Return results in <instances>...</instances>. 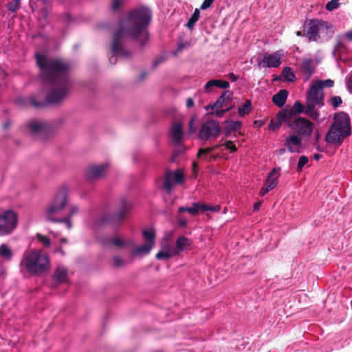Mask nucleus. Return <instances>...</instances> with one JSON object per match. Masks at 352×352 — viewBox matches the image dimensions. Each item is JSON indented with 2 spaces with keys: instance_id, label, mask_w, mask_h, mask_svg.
<instances>
[{
  "instance_id": "f03ea898",
  "label": "nucleus",
  "mask_w": 352,
  "mask_h": 352,
  "mask_svg": "<svg viewBox=\"0 0 352 352\" xmlns=\"http://www.w3.org/2000/svg\"><path fill=\"white\" fill-rule=\"evenodd\" d=\"M152 17L151 9L146 6H141L131 10L125 19L120 21L111 45V54L109 63L114 65L117 62V56L128 58L129 52L123 47L124 36H128L138 42L144 47L148 41L149 35L147 27Z\"/></svg>"
},
{
  "instance_id": "473e14b6",
  "label": "nucleus",
  "mask_w": 352,
  "mask_h": 352,
  "mask_svg": "<svg viewBox=\"0 0 352 352\" xmlns=\"http://www.w3.org/2000/svg\"><path fill=\"white\" fill-rule=\"evenodd\" d=\"M126 0H112L110 10L112 12L120 13L121 8L125 4Z\"/></svg>"
},
{
  "instance_id": "f3484780",
  "label": "nucleus",
  "mask_w": 352,
  "mask_h": 352,
  "mask_svg": "<svg viewBox=\"0 0 352 352\" xmlns=\"http://www.w3.org/2000/svg\"><path fill=\"white\" fill-rule=\"evenodd\" d=\"M232 96L233 93L232 91L229 90L224 91L214 104L206 106L205 109L208 110L209 109L222 108L228 104V102L232 100Z\"/></svg>"
},
{
  "instance_id": "5701e85b",
  "label": "nucleus",
  "mask_w": 352,
  "mask_h": 352,
  "mask_svg": "<svg viewBox=\"0 0 352 352\" xmlns=\"http://www.w3.org/2000/svg\"><path fill=\"white\" fill-rule=\"evenodd\" d=\"M226 126L223 129V133L226 137H228L232 131H236L241 129L242 123L241 121H230L226 120L224 121Z\"/></svg>"
},
{
  "instance_id": "7c9ffc66",
  "label": "nucleus",
  "mask_w": 352,
  "mask_h": 352,
  "mask_svg": "<svg viewBox=\"0 0 352 352\" xmlns=\"http://www.w3.org/2000/svg\"><path fill=\"white\" fill-rule=\"evenodd\" d=\"M152 248H153V246H151L148 244L144 243L142 245H139V246L135 247L132 251V255L136 256V255H138L140 254H147L150 252V251L151 250Z\"/></svg>"
},
{
  "instance_id": "39448f33",
  "label": "nucleus",
  "mask_w": 352,
  "mask_h": 352,
  "mask_svg": "<svg viewBox=\"0 0 352 352\" xmlns=\"http://www.w3.org/2000/svg\"><path fill=\"white\" fill-rule=\"evenodd\" d=\"M324 94L321 86L314 82L310 85L306 97L305 114L313 119H317L319 116L318 111L316 110V106L324 105Z\"/></svg>"
},
{
  "instance_id": "393cba45",
  "label": "nucleus",
  "mask_w": 352,
  "mask_h": 352,
  "mask_svg": "<svg viewBox=\"0 0 352 352\" xmlns=\"http://www.w3.org/2000/svg\"><path fill=\"white\" fill-rule=\"evenodd\" d=\"M212 87H218L221 89H227L230 87V83L226 80H220L217 79H212L206 82L204 86V90L206 92H210V89Z\"/></svg>"
},
{
  "instance_id": "1a4fd4ad",
  "label": "nucleus",
  "mask_w": 352,
  "mask_h": 352,
  "mask_svg": "<svg viewBox=\"0 0 352 352\" xmlns=\"http://www.w3.org/2000/svg\"><path fill=\"white\" fill-rule=\"evenodd\" d=\"M324 30L329 31L331 35L333 34V31L329 30V25L327 21L311 20L307 23L304 32L309 41H317L320 38V33Z\"/></svg>"
},
{
  "instance_id": "412c9836",
  "label": "nucleus",
  "mask_w": 352,
  "mask_h": 352,
  "mask_svg": "<svg viewBox=\"0 0 352 352\" xmlns=\"http://www.w3.org/2000/svg\"><path fill=\"white\" fill-rule=\"evenodd\" d=\"M289 92L286 89H280L272 97V102L278 107H282L286 102Z\"/></svg>"
},
{
  "instance_id": "2eb2a0df",
  "label": "nucleus",
  "mask_w": 352,
  "mask_h": 352,
  "mask_svg": "<svg viewBox=\"0 0 352 352\" xmlns=\"http://www.w3.org/2000/svg\"><path fill=\"white\" fill-rule=\"evenodd\" d=\"M287 122L289 126H292V121H290L286 115L285 111H280L277 114L275 119H272L269 125L270 130L274 131L278 129L283 122Z\"/></svg>"
},
{
  "instance_id": "dca6fc26",
  "label": "nucleus",
  "mask_w": 352,
  "mask_h": 352,
  "mask_svg": "<svg viewBox=\"0 0 352 352\" xmlns=\"http://www.w3.org/2000/svg\"><path fill=\"white\" fill-rule=\"evenodd\" d=\"M106 168L105 164L91 166L87 169L86 177L89 180L99 179L103 176Z\"/></svg>"
},
{
  "instance_id": "864d4df0",
  "label": "nucleus",
  "mask_w": 352,
  "mask_h": 352,
  "mask_svg": "<svg viewBox=\"0 0 352 352\" xmlns=\"http://www.w3.org/2000/svg\"><path fill=\"white\" fill-rule=\"evenodd\" d=\"M214 0H204L202 3L200 9L206 10L210 8Z\"/></svg>"
},
{
  "instance_id": "a19ab883",
  "label": "nucleus",
  "mask_w": 352,
  "mask_h": 352,
  "mask_svg": "<svg viewBox=\"0 0 352 352\" xmlns=\"http://www.w3.org/2000/svg\"><path fill=\"white\" fill-rule=\"evenodd\" d=\"M71 219H72V218L65 217L62 219H56V218L51 221L54 222V223H64L67 225V227L68 229H71L72 227V223Z\"/></svg>"
},
{
  "instance_id": "f257e3e1",
  "label": "nucleus",
  "mask_w": 352,
  "mask_h": 352,
  "mask_svg": "<svg viewBox=\"0 0 352 352\" xmlns=\"http://www.w3.org/2000/svg\"><path fill=\"white\" fill-rule=\"evenodd\" d=\"M36 65L40 69L41 79L50 84L53 87L46 95L44 101H38L35 96H31L28 101L19 98L17 102L21 105L30 103L36 109L46 105H58L63 102L71 89L69 78L71 65L63 58L50 57L45 54H35Z\"/></svg>"
},
{
  "instance_id": "aec40b11",
  "label": "nucleus",
  "mask_w": 352,
  "mask_h": 352,
  "mask_svg": "<svg viewBox=\"0 0 352 352\" xmlns=\"http://www.w3.org/2000/svg\"><path fill=\"white\" fill-rule=\"evenodd\" d=\"M306 106L302 105L299 101H296L293 106L289 109H283L285 111L286 115L290 121H292L293 118L296 114H300L305 111Z\"/></svg>"
},
{
  "instance_id": "20e7f679",
  "label": "nucleus",
  "mask_w": 352,
  "mask_h": 352,
  "mask_svg": "<svg viewBox=\"0 0 352 352\" xmlns=\"http://www.w3.org/2000/svg\"><path fill=\"white\" fill-rule=\"evenodd\" d=\"M21 265L31 275L38 276L48 271L50 261L48 255L42 250H32L24 254Z\"/></svg>"
},
{
  "instance_id": "052dcab7",
  "label": "nucleus",
  "mask_w": 352,
  "mask_h": 352,
  "mask_svg": "<svg viewBox=\"0 0 352 352\" xmlns=\"http://www.w3.org/2000/svg\"><path fill=\"white\" fill-rule=\"evenodd\" d=\"M146 75H147V72H141L140 74L138 76V80L140 81L143 80L146 78Z\"/></svg>"
},
{
  "instance_id": "79ce46f5",
  "label": "nucleus",
  "mask_w": 352,
  "mask_h": 352,
  "mask_svg": "<svg viewBox=\"0 0 352 352\" xmlns=\"http://www.w3.org/2000/svg\"><path fill=\"white\" fill-rule=\"evenodd\" d=\"M329 103L333 109H336L342 103V100L340 96H333L329 100Z\"/></svg>"
},
{
  "instance_id": "423d86ee",
  "label": "nucleus",
  "mask_w": 352,
  "mask_h": 352,
  "mask_svg": "<svg viewBox=\"0 0 352 352\" xmlns=\"http://www.w3.org/2000/svg\"><path fill=\"white\" fill-rule=\"evenodd\" d=\"M67 202V190L65 186H61L56 192L51 203L45 211L47 221H51L56 219L54 216L60 212Z\"/></svg>"
},
{
  "instance_id": "f704fd0d",
  "label": "nucleus",
  "mask_w": 352,
  "mask_h": 352,
  "mask_svg": "<svg viewBox=\"0 0 352 352\" xmlns=\"http://www.w3.org/2000/svg\"><path fill=\"white\" fill-rule=\"evenodd\" d=\"M108 245H113L118 248H123L127 245V242L122 240L120 237L116 236L112 239H109L107 241Z\"/></svg>"
},
{
  "instance_id": "e2e57ef3",
  "label": "nucleus",
  "mask_w": 352,
  "mask_h": 352,
  "mask_svg": "<svg viewBox=\"0 0 352 352\" xmlns=\"http://www.w3.org/2000/svg\"><path fill=\"white\" fill-rule=\"evenodd\" d=\"M261 205V201H257L254 204V210L256 211V210H258L260 208Z\"/></svg>"
},
{
  "instance_id": "ea45409f",
  "label": "nucleus",
  "mask_w": 352,
  "mask_h": 352,
  "mask_svg": "<svg viewBox=\"0 0 352 352\" xmlns=\"http://www.w3.org/2000/svg\"><path fill=\"white\" fill-rule=\"evenodd\" d=\"M309 162V159L307 156H305V155H302L300 157L299 160H298V165H297V168H296V170L297 172H301L302 170V168L304 167V166L305 164H307Z\"/></svg>"
},
{
  "instance_id": "0e129e2a",
  "label": "nucleus",
  "mask_w": 352,
  "mask_h": 352,
  "mask_svg": "<svg viewBox=\"0 0 352 352\" xmlns=\"http://www.w3.org/2000/svg\"><path fill=\"white\" fill-rule=\"evenodd\" d=\"M263 123L260 120H255L254 122V126L255 127H261L262 126Z\"/></svg>"
},
{
  "instance_id": "338daca9",
  "label": "nucleus",
  "mask_w": 352,
  "mask_h": 352,
  "mask_svg": "<svg viewBox=\"0 0 352 352\" xmlns=\"http://www.w3.org/2000/svg\"><path fill=\"white\" fill-rule=\"evenodd\" d=\"M217 155H210V156L207 158V160H208V161L209 162H212L213 160H214L217 158Z\"/></svg>"
},
{
  "instance_id": "6ab92c4d",
  "label": "nucleus",
  "mask_w": 352,
  "mask_h": 352,
  "mask_svg": "<svg viewBox=\"0 0 352 352\" xmlns=\"http://www.w3.org/2000/svg\"><path fill=\"white\" fill-rule=\"evenodd\" d=\"M52 278L55 280V286L67 281V270L63 267H58L55 270Z\"/></svg>"
},
{
  "instance_id": "de8ad7c7",
  "label": "nucleus",
  "mask_w": 352,
  "mask_h": 352,
  "mask_svg": "<svg viewBox=\"0 0 352 352\" xmlns=\"http://www.w3.org/2000/svg\"><path fill=\"white\" fill-rule=\"evenodd\" d=\"M125 265V262L120 256H115L113 258V266L116 268H119Z\"/></svg>"
},
{
  "instance_id": "13d9d810",
  "label": "nucleus",
  "mask_w": 352,
  "mask_h": 352,
  "mask_svg": "<svg viewBox=\"0 0 352 352\" xmlns=\"http://www.w3.org/2000/svg\"><path fill=\"white\" fill-rule=\"evenodd\" d=\"M228 78L232 81L235 82L239 79V76L235 75L234 73H229L228 74Z\"/></svg>"
},
{
  "instance_id": "69168bd1",
  "label": "nucleus",
  "mask_w": 352,
  "mask_h": 352,
  "mask_svg": "<svg viewBox=\"0 0 352 352\" xmlns=\"http://www.w3.org/2000/svg\"><path fill=\"white\" fill-rule=\"evenodd\" d=\"M11 125V122L10 121H6L3 124V126L5 129H8Z\"/></svg>"
},
{
  "instance_id": "e433bc0d",
  "label": "nucleus",
  "mask_w": 352,
  "mask_h": 352,
  "mask_svg": "<svg viewBox=\"0 0 352 352\" xmlns=\"http://www.w3.org/2000/svg\"><path fill=\"white\" fill-rule=\"evenodd\" d=\"M0 255L7 259L11 258L12 253L11 250L5 244L0 246Z\"/></svg>"
},
{
  "instance_id": "3c124183",
  "label": "nucleus",
  "mask_w": 352,
  "mask_h": 352,
  "mask_svg": "<svg viewBox=\"0 0 352 352\" xmlns=\"http://www.w3.org/2000/svg\"><path fill=\"white\" fill-rule=\"evenodd\" d=\"M212 151H212V146L207 147L205 148H199L197 152V157H200L202 155L209 154V153H212Z\"/></svg>"
},
{
  "instance_id": "7ed1b4c3",
  "label": "nucleus",
  "mask_w": 352,
  "mask_h": 352,
  "mask_svg": "<svg viewBox=\"0 0 352 352\" xmlns=\"http://www.w3.org/2000/svg\"><path fill=\"white\" fill-rule=\"evenodd\" d=\"M351 134L350 117L346 113L339 111L333 116V122L326 134L325 141L330 144L341 145L343 139Z\"/></svg>"
},
{
  "instance_id": "2f4dec72",
  "label": "nucleus",
  "mask_w": 352,
  "mask_h": 352,
  "mask_svg": "<svg viewBox=\"0 0 352 352\" xmlns=\"http://www.w3.org/2000/svg\"><path fill=\"white\" fill-rule=\"evenodd\" d=\"M200 15V12L198 8H196L190 16V18L188 19L187 23L186 24V26L190 29L192 30L196 23V22L199 20Z\"/></svg>"
},
{
  "instance_id": "774afa93",
  "label": "nucleus",
  "mask_w": 352,
  "mask_h": 352,
  "mask_svg": "<svg viewBox=\"0 0 352 352\" xmlns=\"http://www.w3.org/2000/svg\"><path fill=\"white\" fill-rule=\"evenodd\" d=\"M221 146H223V144H215L213 146H212V151L217 150Z\"/></svg>"
},
{
  "instance_id": "72a5a7b5",
  "label": "nucleus",
  "mask_w": 352,
  "mask_h": 352,
  "mask_svg": "<svg viewBox=\"0 0 352 352\" xmlns=\"http://www.w3.org/2000/svg\"><path fill=\"white\" fill-rule=\"evenodd\" d=\"M252 109V103L250 100H246L242 107H239L238 113L241 116L248 114Z\"/></svg>"
},
{
  "instance_id": "bb28decb",
  "label": "nucleus",
  "mask_w": 352,
  "mask_h": 352,
  "mask_svg": "<svg viewBox=\"0 0 352 352\" xmlns=\"http://www.w3.org/2000/svg\"><path fill=\"white\" fill-rule=\"evenodd\" d=\"M171 136L175 142H180L183 136V129L181 123L177 122L173 124L171 128Z\"/></svg>"
},
{
  "instance_id": "a878e982",
  "label": "nucleus",
  "mask_w": 352,
  "mask_h": 352,
  "mask_svg": "<svg viewBox=\"0 0 352 352\" xmlns=\"http://www.w3.org/2000/svg\"><path fill=\"white\" fill-rule=\"evenodd\" d=\"M192 241L190 239L184 236H179L175 241L177 253L184 251L188 247H190Z\"/></svg>"
},
{
  "instance_id": "4c0bfd02",
  "label": "nucleus",
  "mask_w": 352,
  "mask_h": 352,
  "mask_svg": "<svg viewBox=\"0 0 352 352\" xmlns=\"http://www.w3.org/2000/svg\"><path fill=\"white\" fill-rule=\"evenodd\" d=\"M21 0H13L7 3L6 7L9 11L16 12L20 8Z\"/></svg>"
},
{
  "instance_id": "6e6d98bb",
  "label": "nucleus",
  "mask_w": 352,
  "mask_h": 352,
  "mask_svg": "<svg viewBox=\"0 0 352 352\" xmlns=\"http://www.w3.org/2000/svg\"><path fill=\"white\" fill-rule=\"evenodd\" d=\"M78 208L76 206H72L70 208V211L69 214L67 216L68 217L72 218V217L78 213Z\"/></svg>"
},
{
  "instance_id": "a18cd8bd",
  "label": "nucleus",
  "mask_w": 352,
  "mask_h": 352,
  "mask_svg": "<svg viewBox=\"0 0 352 352\" xmlns=\"http://www.w3.org/2000/svg\"><path fill=\"white\" fill-rule=\"evenodd\" d=\"M36 237L40 242L43 243L45 247L49 248L50 246L51 243L49 237L43 236L41 234H37Z\"/></svg>"
},
{
  "instance_id": "bf43d9fd",
  "label": "nucleus",
  "mask_w": 352,
  "mask_h": 352,
  "mask_svg": "<svg viewBox=\"0 0 352 352\" xmlns=\"http://www.w3.org/2000/svg\"><path fill=\"white\" fill-rule=\"evenodd\" d=\"M186 107H187L188 108H191V107H192L194 106V100H193V99H192V98H188L186 99Z\"/></svg>"
},
{
  "instance_id": "c85d7f7f",
  "label": "nucleus",
  "mask_w": 352,
  "mask_h": 352,
  "mask_svg": "<svg viewBox=\"0 0 352 352\" xmlns=\"http://www.w3.org/2000/svg\"><path fill=\"white\" fill-rule=\"evenodd\" d=\"M142 237L145 243L153 247L155 238V230L153 228L150 230H144L142 231Z\"/></svg>"
},
{
  "instance_id": "0eeeda50",
  "label": "nucleus",
  "mask_w": 352,
  "mask_h": 352,
  "mask_svg": "<svg viewBox=\"0 0 352 352\" xmlns=\"http://www.w3.org/2000/svg\"><path fill=\"white\" fill-rule=\"evenodd\" d=\"M131 210V203L123 198L120 201L118 210L113 214L104 215L103 221L113 227H118L129 217Z\"/></svg>"
},
{
  "instance_id": "b1692460",
  "label": "nucleus",
  "mask_w": 352,
  "mask_h": 352,
  "mask_svg": "<svg viewBox=\"0 0 352 352\" xmlns=\"http://www.w3.org/2000/svg\"><path fill=\"white\" fill-rule=\"evenodd\" d=\"M302 72L307 76L306 80L309 79L314 72V67L312 59H303L301 65Z\"/></svg>"
},
{
  "instance_id": "f8f14e48",
  "label": "nucleus",
  "mask_w": 352,
  "mask_h": 352,
  "mask_svg": "<svg viewBox=\"0 0 352 352\" xmlns=\"http://www.w3.org/2000/svg\"><path fill=\"white\" fill-rule=\"evenodd\" d=\"M221 206L219 205L210 206L202 202H194L190 207H179L178 212L182 213L186 212L192 215H196L199 212H204L205 211L219 212Z\"/></svg>"
},
{
  "instance_id": "6e6552de",
  "label": "nucleus",
  "mask_w": 352,
  "mask_h": 352,
  "mask_svg": "<svg viewBox=\"0 0 352 352\" xmlns=\"http://www.w3.org/2000/svg\"><path fill=\"white\" fill-rule=\"evenodd\" d=\"M18 223L17 214L12 210L0 213V236L11 234Z\"/></svg>"
},
{
  "instance_id": "9b49d317",
  "label": "nucleus",
  "mask_w": 352,
  "mask_h": 352,
  "mask_svg": "<svg viewBox=\"0 0 352 352\" xmlns=\"http://www.w3.org/2000/svg\"><path fill=\"white\" fill-rule=\"evenodd\" d=\"M295 133L301 137L309 138L314 129V124L308 119L299 117L292 122V126Z\"/></svg>"
},
{
  "instance_id": "4d7b16f0",
  "label": "nucleus",
  "mask_w": 352,
  "mask_h": 352,
  "mask_svg": "<svg viewBox=\"0 0 352 352\" xmlns=\"http://www.w3.org/2000/svg\"><path fill=\"white\" fill-rule=\"evenodd\" d=\"M195 120H196L195 117H192L190 120V122H189V131H190V133H194L195 131V128L194 127V124H195Z\"/></svg>"
},
{
  "instance_id": "cd10ccee",
  "label": "nucleus",
  "mask_w": 352,
  "mask_h": 352,
  "mask_svg": "<svg viewBox=\"0 0 352 352\" xmlns=\"http://www.w3.org/2000/svg\"><path fill=\"white\" fill-rule=\"evenodd\" d=\"M336 40V43L333 51V55L336 58H341L342 54L346 52V48L340 38L338 37Z\"/></svg>"
},
{
  "instance_id": "c756f323",
  "label": "nucleus",
  "mask_w": 352,
  "mask_h": 352,
  "mask_svg": "<svg viewBox=\"0 0 352 352\" xmlns=\"http://www.w3.org/2000/svg\"><path fill=\"white\" fill-rule=\"evenodd\" d=\"M280 167L273 168L267 175V179L265 181L267 184L273 183L274 184V187H276L277 185V180L280 177Z\"/></svg>"
},
{
  "instance_id": "603ef678",
  "label": "nucleus",
  "mask_w": 352,
  "mask_h": 352,
  "mask_svg": "<svg viewBox=\"0 0 352 352\" xmlns=\"http://www.w3.org/2000/svg\"><path fill=\"white\" fill-rule=\"evenodd\" d=\"M232 107H229L226 109L216 110L214 114L218 117L221 118L226 113L228 112Z\"/></svg>"
},
{
  "instance_id": "4468645a",
  "label": "nucleus",
  "mask_w": 352,
  "mask_h": 352,
  "mask_svg": "<svg viewBox=\"0 0 352 352\" xmlns=\"http://www.w3.org/2000/svg\"><path fill=\"white\" fill-rule=\"evenodd\" d=\"M282 56L283 52L281 50L276 51L272 54L265 53L263 56V63L267 67H278L281 63L280 58Z\"/></svg>"
},
{
  "instance_id": "09e8293b",
  "label": "nucleus",
  "mask_w": 352,
  "mask_h": 352,
  "mask_svg": "<svg viewBox=\"0 0 352 352\" xmlns=\"http://www.w3.org/2000/svg\"><path fill=\"white\" fill-rule=\"evenodd\" d=\"M223 146H224L227 149H229L231 153H234L237 151L236 146L231 140L226 141Z\"/></svg>"
},
{
  "instance_id": "9d476101",
  "label": "nucleus",
  "mask_w": 352,
  "mask_h": 352,
  "mask_svg": "<svg viewBox=\"0 0 352 352\" xmlns=\"http://www.w3.org/2000/svg\"><path fill=\"white\" fill-rule=\"evenodd\" d=\"M221 133L219 124L214 120H208L202 125L198 133V138L202 140L217 138Z\"/></svg>"
},
{
  "instance_id": "5fc2aeb1",
  "label": "nucleus",
  "mask_w": 352,
  "mask_h": 352,
  "mask_svg": "<svg viewBox=\"0 0 352 352\" xmlns=\"http://www.w3.org/2000/svg\"><path fill=\"white\" fill-rule=\"evenodd\" d=\"M177 223L179 227L185 228L187 225V221L185 218L177 217Z\"/></svg>"
},
{
  "instance_id": "37998d69",
  "label": "nucleus",
  "mask_w": 352,
  "mask_h": 352,
  "mask_svg": "<svg viewBox=\"0 0 352 352\" xmlns=\"http://www.w3.org/2000/svg\"><path fill=\"white\" fill-rule=\"evenodd\" d=\"M316 84H318L321 86L322 90L324 87H331L334 85V82L332 80L327 79L325 80H317L314 82Z\"/></svg>"
},
{
  "instance_id": "4be33fe9",
  "label": "nucleus",
  "mask_w": 352,
  "mask_h": 352,
  "mask_svg": "<svg viewBox=\"0 0 352 352\" xmlns=\"http://www.w3.org/2000/svg\"><path fill=\"white\" fill-rule=\"evenodd\" d=\"M301 144V138L296 135H292L285 140V145L291 153L298 152L294 146H299Z\"/></svg>"
},
{
  "instance_id": "c9c22d12",
  "label": "nucleus",
  "mask_w": 352,
  "mask_h": 352,
  "mask_svg": "<svg viewBox=\"0 0 352 352\" xmlns=\"http://www.w3.org/2000/svg\"><path fill=\"white\" fill-rule=\"evenodd\" d=\"M282 74L285 79V80L288 82H294L296 80V76L294 73L292 72V69L289 67H285L283 72Z\"/></svg>"
},
{
  "instance_id": "58836bf2",
  "label": "nucleus",
  "mask_w": 352,
  "mask_h": 352,
  "mask_svg": "<svg viewBox=\"0 0 352 352\" xmlns=\"http://www.w3.org/2000/svg\"><path fill=\"white\" fill-rule=\"evenodd\" d=\"M339 6H340L339 0H331L326 4L325 9L327 11L331 12V11L338 8Z\"/></svg>"
},
{
  "instance_id": "a211bd4d",
  "label": "nucleus",
  "mask_w": 352,
  "mask_h": 352,
  "mask_svg": "<svg viewBox=\"0 0 352 352\" xmlns=\"http://www.w3.org/2000/svg\"><path fill=\"white\" fill-rule=\"evenodd\" d=\"M28 126L31 133L34 135L43 134L47 130V126L44 122L36 120H30Z\"/></svg>"
},
{
  "instance_id": "680f3d73",
  "label": "nucleus",
  "mask_w": 352,
  "mask_h": 352,
  "mask_svg": "<svg viewBox=\"0 0 352 352\" xmlns=\"http://www.w3.org/2000/svg\"><path fill=\"white\" fill-rule=\"evenodd\" d=\"M344 36L349 41H352V30L346 32Z\"/></svg>"
},
{
  "instance_id": "ddd939ff",
  "label": "nucleus",
  "mask_w": 352,
  "mask_h": 352,
  "mask_svg": "<svg viewBox=\"0 0 352 352\" xmlns=\"http://www.w3.org/2000/svg\"><path fill=\"white\" fill-rule=\"evenodd\" d=\"M174 179L177 184H182L184 180V176L180 170H177L174 174L170 170H167L165 175L163 188L167 192L170 193L172 190V179Z\"/></svg>"
},
{
  "instance_id": "8fccbe9b",
  "label": "nucleus",
  "mask_w": 352,
  "mask_h": 352,
  "mask_svg": "<svg viewBox=\"0 0 352 352\" xmlns=\"http://www.w3.org/2000/svg\"><path fill=\"white\" fill-rule=\"evenodd\" d=\"M345 82L349 93L352 94V71L346 77Z\"/></svg>"
},
{
  "instance_id": "49530a36",
  "label": "nucleus",
  "mask_w": 352,
  "mask_h": 352,
  "mask_svg": "<svg viewBox=\"0 0 352 352\" xmlns=\"http://www.w3.org/2000/svg\"><path fill=\"white\" fill-rule=\"evenodd\" d=\"M274 184L272 183V184H267V183L265 182V184H264V186L261 188V191H260V195L261 196H264L265 194H267L270 190L274 188Z\"/></svg>"
},
{
  "instance_id": "c03bdc74",
  "label": "nucleus",
  "mask_w": 352,
  "mask_h": 352,
  "mask_svg": "<svg viewBox=\"0 0 352 352\" xmlns=\"http://www.w3.org/2000/svg\"><path fill=\"white\" fill-rule=\"evenodd\" d=\"M173 254L166 251H160L155 256L158 260H168L172 257Z\"/></svg>"
}]
</instances>
